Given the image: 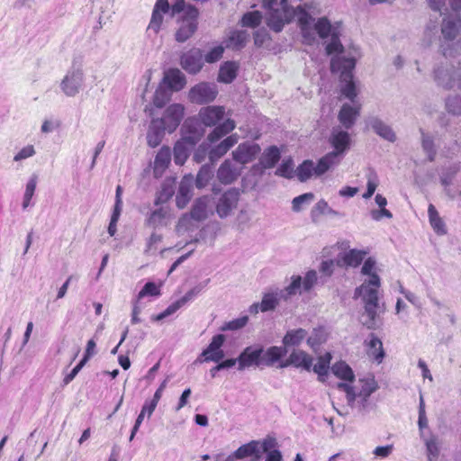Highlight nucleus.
I'll return each instance as SVG.
<instances>
[{"label": "nucleus", "mask_w": 461, "mask_h": 461, "mask_svg": "<svg viewBox=\"0 0 461 461\" xmlns=\"http://www.w3.org/2000/svg\"><path fill=\"white\" fill-rule=\"evenodd\" d=\"M367 355L373 357L377 363H381L384 357V351L381 339L374 333L369 335V340L365 342Z\"/></svg>", "instance_id": "bb28decb"}, {"label": "nucleus", "mask_w": 461, "mask_h": 461, "mask_svg": "<svg viewBox=\"0 0 461 461\" xmlns=\"http://www.w3.org/2000/svg\"><path fill=\"white\" fill-rule=\"evenodd\" d=\"M170 98L171 91L162 86H159L154 94L153 104L156 107L162 108L170 100Z\"/></svg>", "instance_id": "603ef678"}, {"label": "nucleus", "mask_w": 461, "mask_h": 461, "mask_svg": "<svg viewBox=\"0 0 461 461\" xmlns=\"http://www.w3.org/2000/svg\"><path fill=\"white\" fill-rule=\"evenodd\" d=\"M436 79L438 85L446 89H454L456 87L461 90V74L458 75L456 81V77L447 71L438 70L436 72Z\"/></svg>", "instance_id": "f704fd0d"}, {"label": "nucleus", "mask_w": 461, "mask_h": 461, "mask_svg": "<svg viewBox=\"0 0 461 461\" xmlns=\"http://www.w3.org/2000/svg\"><path fill=\"white\" fill-rule=\"evenodd\" d=\"M330 143L334 148V150L320 159L319 169L321 172H327L332 166L340 161L341 157L349 148L350 136L346 131L336 127L332 130L330 136Z\"/></svg>", "instance_id": "7ed1b4c3"}, {"label": "nucleus", "mask_w": 461, "mask_h": 461, "mask_svg": "<svg viewBox=\"0 0 461 461\" xmlns=\"http://www.w3.org/2000/svg\"><path fill=\"white\" fill-rule=\"evenodd\" d=\"M182 306H184V305L178 299L177 301H176L175 303L170 304L165 311H163L159 314L152 316L151 320L155 321H159L170 316L171 314L175 313Z\"/></svg>", "instance_id": "e2e57ef3"}, {"label": "nucleus", "mask_w": 461, "mask_h": 461, "mask_svg": "<svg viewBox=\"0 0 461 461\" xmlns=\"http://www.w3.org/2000/svg\"><path fill=\"white\" fill-rule=\"evenodd\" d=\"M238 135L231 134L209 150V160L212 164L225 155L237 142Z\"/></svg>", "instance_id": "aec40b11"}, {"label": "nucleus", "mask_w": 461, "mask_h": 461, "mask_svg": "<svg viewBox=\"0 0 461 461\" xmlns=\"http://www.w3.org/2000/svg\"><path fill=\"white\" fill-rule=\"evenodd\" d=\"M210 204V198L208 196H202L198 198L190 212L191 218L195 221H203L207 218L208 207Z\"/></svg>", "instance_id": "c756f323"}, {"label": "nucleus", "mask_w": 461, "mask_h": 461, "mask_svg": "<svg viewBox=\"0 0 461 461\" xmlns=\"http://www.w3.org/2000/svg\"><path fill=\"white\" fill-rule=\"evenodd\" d=\"M286 353L287 351L284 347L272 346L266 351L263 350L261 363L264 366H271Z\"/></svg>", "instance_id": "72a5a7b5"}, {"label": "nucleus", "mask_w": 461, "mask_h": 461, "mask_svg": "<svg viewBox=\"0 0 461 461\" xmlns=\"http://www.w3.org/2000/svg\"><path fill=\"white\" fill-rule=\"evenodd\" d=\"M461 27V21L456 18L444 19L441 25V32L443 37L447 41L456 38Z\"/></svg>", "instance_id": "4c0bfd02"}, {"label": "nucleus", "mask_w": 461, "mask_h": 461, "mask_svg": "<svg viewBox=\"0 0 461 461\" xmlns=\"http://www.w3.org/2000/svg\"><path fill=\"white\" fill-rule=\"evenodd\" d=\"M280 159V150L276 146L267 149L260 157L259 162L264 168H272Z\"/></svg>", "instance_id": "ea45409f"}, {"label": "nucleus", "mask_w": 461, "mask_h": 461, "mask_svg": "<svg viewBox=\"0 0 461 461\" xmlns=\"http://www.w3.org/2000/svg\"><path fill=\"white\" fill-rule=\"evenodd\" d=\"M355 66L356 60L354 58H340L336 56L333 57L330 61L331 71L340 73V81L343 83L341 87L342 95L353 103L357 95L352 74Z\"/></svg>", "instance_id": "20e7f679"}, {"label": "nucleus", "mask_w": 461, "mask_h": 461, "mask_svg": "<svg viewBox=\"0 0 461 461\" xmlns=\"http://www.w3.org/2000/svg\"><path fill=\"white\" fill-rule=\"evenodd\" d=\"M167 212L165 208H158L152 211L145 221V225L156 229L165 224Z\"/></svg>", "instance_id": "37998d69"}, {"label": "nucleus", "mask_w": 461, "mask_h": 461, "mask_svg": "<svg viewBox=\"0 0 461 461\" xmlns=\"http://www.w3.org/2000/svg\"><path fill=\"white\" fill-rule=\"evenodd\" d=\"M263 353V347H247L238 357V369L244 370L252 366H259L261 363V355Z\"/></svg>", "instance_id": "ddd939ff"}, {"label": "nucleus", "mask_w": 461, "mask_h": 461, "mask_svg": "<svg viewBox=\"0 0 461 461\" xmlns=\"http://www.w3.org/2000/svg\"><path fill=\"white\" fill-rule=\"evenodd\" d=\"M446 108L447 112L452 114H461V96L453 95L447 97L446 101Z\"/></svg>", "instance_id": "bf43d9fd"}, {"label": "nucleus", "mask_w": 461, "mask_h": 461, "mask_svg": "<svg viewBox=\"0 0 461 461\" xmlns=\"http://www.w3.org/2000/svg\"><path fill=\"white\" fill-rule=\"evenodd\" d=\"M165 131H167V129L162 125L160 120L152 119L147 133L148 145L151 148L158 146L162 140Z\"/></svg>", "instance_id": "b1692460"}, {"label": "nucleus", "mask_w": 461, "mask_h": 461, "mask_svg": "<svg viewBox=\"0 0 461 461\" xmlns=\"http://www.w3.org/2000/svg\"><path fill=\"white\" fill-rule=\"evenodd\" d=\"M170 5L167 0H157L148 29L158 33L163 23V14L169 12Z\"/></svg>", "instance_id": "6ab92c4d"}, {"label": "nucleus", "mask_w": 461, "mask_h": 461, "mask_svg": "<svg viewBox=\"0 0 461 461\" xmlns=\"http://www.w3.org/2000/svg\"><path fill=\"white\" fill-rule=\"evenodd\" d=\"M366 177L367 180L366 190L374 194L378 185L377 174L373 168H368Z\"/></svg>", "instance_id": "338daca9"}, {"label": "nucleus", "mask_w": 461, "mask_h": 461, "mask_svg": "<svg viewBox=\"0 0 461 461\" xmlns=\"http://www.w3.org/2000/svg\"><path fill=\"white\" fill-rule=\"evenodd\" d=\"M280 299H284V293L279 289L265 293L260 303V311L266 312L275 310Z\"/></svg>", "instance_id": "2f4dec72"}, {"label": "nucleus", "mask_w": 461, "mask_h": 461, "mask_svg": "<svg viewBox=\"0 0 461 461\" xmlns=\"http://www.w3.org/2000/svg\"><path fill=\"white\" fill-rule=\"evenodd\" d=\"M225 339V336L222 334L213 336L209 346L202 352L201 357H205L214 351L221 349Z\"/></svg>", "instance_id": "4d7b16f0"}, {"label": "nucleus", "mask_w": 461, "mask_h": 461, "mask_svg": "<svg viewBox=\"0 0 461 461\" xmlns=\"http://www.w3.org/2000/svg\"><path fill=\"white\" fill-rule=\"evenodd\" d=\"M238 65L232 61L222 64L219 70L218 80L222 83H231L237 77Z\"/></svg>", "instance_id": "58836bf2"}, {"label": "nucleus", "mask_w": 461, "mask_h": 461, "mask_svg": "<svg viewBox=\"0 0 461 461\" xmlns=\"http://www.w3.org/2000/svg\"><path fill=\"white\" fill-rule=\"evenodd\" d=\"M193 176H185L179 184L176 202L178 208L183 209L186 206L192 197Z\"/></svg>", "instance_id": "412c9836"}, {"label": "nucleus", "mask_w": 461, "mask_h": 461, "mask_svg": "<svg viewBox=\"0 0 461 461\" xmlns=\"http://www.w3.org/2000/svg\"><path fill=\"white\" fill-rule=\"evenodd\" d=\"M157 408V405L155 402H150L149 400H147L142 408H141V411L140 412V414L138 415L136 420H135V424L131 429V436H130V438L129 440L130 441H132L137 431L139 430L140 429V426L141 425L144 418H145V415L148 416V418H150L151 415L153 414L154 411L156 410Z\"/></svg>", "instance_id": "e433bc0d"}, {"label": "nucleus", "mask_w": 461, "mask_h": 461, "mask_svg": "<svg viewBox=\"0 0 461 461\" xmlns=\"http://www.w3.org/2000/svg\"><path fill=\"white\" fill-rule=\"evenodd\" d=\"M369 127L381 138L390 142L396 140V134L392 127L378 117H372L368 121Z\"/></svg>", "instance_id": "4be33fe9"}, {"label": "nucleus", "mask_w": 461, "mask_h": 461, "mask_svg": "<svg viewBox=\"0 0 461 461\" xmlns=\"http://www.w3.org/2000/svg\"><path fill=\"white\" fill-rule=\"evenodd\" d=\"M312 218L314 219L319 214H328L331 216H341V214L330 208L328 203L324 200H320L312 210Z\"/></svg>", "instance_id": "864d4df0"}, {"label": "nucleus", "mask_w": 461, "mask_h": 461, "mask_svg": "<svg viewBox=\"0 0 461 461\" xmlns=\"http://www.w3.org/2000/svg\"><path fill=\"white\" fill-rule=\"evenodd\" d=\"M366 255V252L364 250L350 249L342 258L343 265L356 267L361 264Z\"/></svg>", "instance_id": "a18cd8bd"}, {"label": "nucleus", "mask_w": 461, "mask_h": 461, "mask_svg": "<svg viewBox=\"0 0 461 461\" xmlns=\"http://www.w3.org/2000/svg\"><path fill=\"white\" fill-rule=\"evenodd\" d=\"M314 31L317 32L321 39L328 38L332 32H337V29L332 27L326 17H321L315 23Z\"/></svg>", "instance_id": "de8ad7c7"}, {"label": "nucleus", "mask_w": 461, "mask_h": 461, "mask_svg": "<svg viewBox=\"0 0 461 461\" xmlns=\"http://www.w3.org/2000/svg\"><path fill=\"white\" fill-rule=\"evenodd\" d=\"M263 5L268 9L267 25L276 32H281L285 23L296 18L304 41L311 43L315 39L312 28L313 18L300 5L291 6L288 0H264Z\"/></svg>", "instance_id": "f257e3e1"}, {"label": "nucleus", "mask_w": 461, "mask_h": 461, "mask_svg": "<svg viewBox=\"0 0 461 461\" xmlns=\"http://www.w3.org/2000/svg\"><path fill=\"white\" fill-rule=\"evenodd\" d=\"M357 115V108L352 107L351 105L345 104L342 105L338 117L340 123L346 129H350L354 125Z\"/></svg>", "instance_id": "473e14b6"}, {"label": "nucleus", "mask_w": 461, "mask_h": 461, "mask_svg": "<svg viewBox=\"0 0 461 461\" xmlns=\"http://www.w3.org/2000/svg\"><path fill=\"white\" fill-rule=\"evenodd\" d=\"M423 438L428 461H438L440 453L441 442L436 435L431 434L429 438H425L421 434Z\"/></svg>", "instance_id": "c85d7f7f"}, {"label": "nucleus", "mask_w": 461, "mask_h": 461, "mask_svg": "<svg viewBox=\"0 0 461 461\" xmlns=\"http://www.w3.org/2000/svg\"><path fill=\"white\" fill-rule=\"evenodd\" d=\"M203 55L201 50L192 49L181 57L180 64L189 74L195 75L203 66Z\"/></svg>", "instance_id": "2eb2a0df"}, {"label": "nucleus", "mask_w": 461, "mask_h": 461, "mask_svg": "<svg viewBox=\"0 0 461 461\" xmlns=\"http://www.w3.org/2000/svg\"><path fill=\"white\" fill-rule=\"evenodd\" d=\"M185 113V107L180 104L169 105L161 119L162 125L166 127L168 132H173L180 124Z\"/></svg>", "instance_id": "9b49d317"}, {"label": "nucleus", "mask_w": 461, "mask_h": 461, "mask_svg": "<svg viewBox=\"0 0 461 461\" xmlns=\"http://www.w3.org/2000/svg\"><path fill=\"white\" fill-rule=\"evenodd\" d=\"M313 357L302 349L294 348L288 358L280 364V367L294 366L296 368H302L306 371L312 369Z\"/></svg>", "instance_id": "dca6fc26"}, {"label": "nucleus", "mask_w": 461, "mask_h": 461, "mask_svg": "<svg viewBox=\"0 0 461 461\" xmlns=\"http://www.w3.org/2000/svg\"><path fill=\"white\" fill-rule=\"evenodd\" d=\"M362 386L357 393L359 398H369L370 395L375 393L377 388V383L375 381L374 378H367L360 380Z\"/></svg>", "instance_id": "5fc2aeb1"}, {"label": "nucleus", "mask_w": 461, "mask_h": 461, "mask_svg": "<svg viewBox=\"0 0 461 461\" xmlns=\"http://www.w3.org/2000/svg\"><path fill=\"white\" fill-rule=\"evenodd\" d=\"M212 165L213 164H212V163L205 164V165L202 166V167L200 168V170L197 174V176H196V180H195V185H196L197 188L204 187L209 183V181L212 179V177L213 176Z\"/></svg>", "instance_id": "49530a36"}, {"label": "nucleus", "mask_w": 461, "mask_h": 461, "mask_svg": "<svg viewBox=\"0 0 461 461\" xmlns=\"http://www.w3.org/2000/svg\"><path fill=\"white\" fill-rule=\"evenodd\" d=\"M84 81L85 75L83 69L73 65L60 81L59 87L65 95L73 97L82 90Z\"/></svg>", "instance_id": "39448f33"}, {"label": "nucleus", "mask_w": 461, "mask_h": 461, "mask_svg": "<svg viewBox=\"0 0 461 461\" xmlns=\"http://www.w3.org/2000/svg\"><path fill=\"white\" fill-rule=\"evenodd\" d=\"M218 95L215 85L205 82L193 86L188 94V98L193 104H204L214 101Z\"/></svg>", "instance_id": "6e6552de"}, {"label": "nucleus", "mask_w": 461, "mask_h": 461, "mask_svg": "<svg viewBox=\"0 0 461 461\" xmlns=\"http://www.w3.org/2000/svg\"><path fill=\"white\" fill-rule=\"evenodd\" d=\"M276 175L284 176L286 178L293 177V161L292 159L284 160L281 165L277 167Z\"/></svg>", "instance_id": "0e129e2a"}, {"label": "nucleus", "mask_w": 461, "mask_h": 461, "mask_svg": "<svg viewBox=\"0 0 461 461\" xmlns=\"http://www.w3.org/2000/svg\"><path fill=\"white\" fill-rule=\"evenodd\" d=\"M37 185V178L36 176H32L26 185V189L23 195V208L26 209L30 203L31 200L34 194L35 189Z\"/></svg>", "instance_id": "13d9d810"}, {"label": "nucleus", "mask_w": 461, "mask_h": 461, "mask_svg": "<svg viewBox=\"0 0 461 461\" xmlns=\"http://www.w3.org/2000/svg\"><path fill=\"white\" fill-rule=\"evenodd\" d=\"M343 51V45L341 44L338 32H332L330 35V41L326 46V52L331 55L335 52L340 53Z\"/></svg>", "instance_id": "052dcab7"}, {"label": "nucleus", "mask_w": 461, "mask_h": 461, "mask_svg": "<svg viewBox=\"0 0 461 461\" xmlns=\"http://www.w3.org/2000/svg\"><path fill=\"white\" fill-rule=\"evenodd\" d=\"M378 305H372L371 303L365 304L364 312L360 316V322L368 330H377L382 324V319L377 314Z\"/></svg>", "instance_id": "a211bd4d"}, {"label": "nucleus", "mask_w": 461, "mask_h": 461, "mask_svg": "<svg viewBox=\"0 0 461 461\" xmlns=\"http://www.w3.org/2000/svg\"><path fill=\"white\" fill-rule=\"evenodd\" d=\"M307 336L308 331L303 328L289 330L284 336L282 343L286 351H288L290 348L299 347L306 339Z\"/></svg>", "instance_id": "5701e85b"}, {"label": "nucleus", "mask_w": 461, "mask_h": 461, "mask_svg": "<svg viewBox=\"0 0 461 461\" xmlns=\"http://www.w3.org/2000/svg\"><path fill=\"white\" fill-rule=\"evenodd\" d=\"M199 12L198 10L188 5L185 10V16L183 17L181 24L176 32V41L178 42H185L190 39L197 30V18Z\"/></svg>", "instance_id": "0eeeda50"}, {"label": "nucleus", "mask_w": 461, "mask_h": 461, "mask_svg": "<svg viewBox=\"0 0 461 461\" xmlns=\"http://www.w3.org/2000/svg\"><path fill=\"white\" fill-rule=\"evenodd\" d=\"M164 83L168 86L170 91H179L186 84L185 75L178 68H171L165 73Z\"/></svg>", "instance_id": "a878e982"}, {"label": "nucleus", "mask_w": 461, "mask_h": 461, "mask_svg": "<svg viewBox=\"0 0 461 461\" xmlns=\"http://www.w3.org/2000/svg\"><path fill=\"white\" fill-rule=\"evenodd\" d=\"M249 457V461H259L260 459V442L252 440L247 444L240 446L231 455H230L226 461L241 460Z\"/></svg>", "instance_id": "4468645a"}, {"label": "nucleus", "mask_w": 461, "mask_h": 461, "mask_svg": "<svg viewBox=\"0 0 461 461\" xmlns=\"http://www.w3.org/2000/svg\"><path fill=\"white\" fill-rule=\"evenodd\" d=\"M320 160L315 166L312 160H304L296 169V176L301 182L307 181L312 176H321L325 172L319 169Z\"/></svg>", "instance_id": "cd10ccee"}, {"label": "nucleus", "mask_w": 461, "mask_h": 461, "mask_svg": "<svg viewBox=\"0 0 461 461\" xmlns=\"http://www.w3.org/2000/svg\"><path fill=\"white\" fill-rule=\"evenodd\" d=\"M380 285L379 276H373L357 287L355 294L362 297L365 304L378 305V288Z\"/></svg>", "instance_id": "1a4fd4ad"}, {"label": "nucleus", "mask_w": 461, "mask_h": 461, "mask_svg": "<svg viewBox=\"0 0 461 461\" xmlns=\"http://www.w3.org/2000/svg\"><path fill=\"white\" fill-rule=\"evenodd\" d=\"M421 134V148L423 152L427 155L429 161L435 160L437 156V148L434 141V137L420 130Z\"/></svg>", "instance_id": "a19ab883"}, {"label": "nucleus", "mask_w": 461, "mask_h": 461, "mask_svg": "<svg viewBox=\"0 0 461 461\" xmlns=\"http://www.w3.org/2000/svg\"><path fill=\"white\" fill-rule=\"evenodd\" d=\"M248 321H249V317L245 315V316H242V317H240V318H237V319H234V320L225 322L221 327V331L239 330H241L242 328H244L247 325Z\"/></svg>", "instance_id": "6e6d98bb"}, {"label": "nucleus", "mask_w": 461, "mask_h": 461, "mask_svg": "<svg viewBox=\"0 0 461 461\" xmlns=\"http://www.w3.org/2000/svg\"><path fill=\"white\" fill-rule=\"evenodd\" d=\"M240 195V194L236 188H230L221 194L215 202L217 215L221 219L230 216L238 206Z\"/></svg>", "instance_id": "423d86ee"}, {"label": "nucleus", "mask_w": 461, "mask_h": 461, "mask_svg": "<svg viewBox=\"0 0 461 461\" xmlns=\"http://www.w3.org/2000/svg\"><path fill=\"white\" fill-rule=\"evenodd\" d=\"M160 294L159 288L153 282H148L142 287V289L138 294V300H141L143 297L147 295L150 296H158Z\"/></svg>", "instance_id": "680f3d73"}, {"label": "nucleus", "mask_w": 461, "mask_h": 461, "mask_svg": "<svg viewBox=\"0 0 461 461\" xmlns=\"http://www.w3.org/2000/svg\"><path fill=\"white\" fill-rule=\"evenodd\" d=\"M327 340V333L324 328H314L311 334L306 337L307 345L314 351L317 352L321 345Z\"/></svg>", "instance_id": "c9c22d12"}, {"label": "nucleus", "mask_w": 461, "mask_h": 461, "mask_svg": "<svg viewBox=\"0 0 461 461\" xmlns=\"http://www.w3.org/2000/svg\"><path fill=\"white\" fill-rule=\"evenodd\" d=\"M331 371L339 379L349 382L355 379L351 367L344 361L335 363L331 367Z\"/></svg>", "instance_id": "79ce46f5"}, {"label": "nucleus", "mask_w": 461, "mask_h": 461, "mask_svg": "<svg viewBox=\"0 0 461 461\" xmlns=\"http://www.w3.org/2000/svg\"><path fill=\"white\" fill-rule=\"evenodd\" d=\"M171 161V150L168 147L163 146L158 152L154 160L155 175H161L168 167Z\"/></svg>", "instance_id": "7c9ffc66"}, {"label": "nucleus", "mask_w": 461, "mask_h": 461, "mask_svg": "<svg viewBox=\"0 0 461 461\" xmlns=\"http://www.w3.org/2000/svg\"><path fill=\"white\" fill-rule=\"evenodd\" d=\"M314 200V194L312 193H305L299 196H296L292 201V209L295 212L303 211Z\"/></svg>", "instance_id": "3c124183"}, {"label": "nucleus", "mask_w": 461, "mask_h": 461, "mask_svg": "<svg viewBox=\"0 0 461 461\" xmlns=\"http://www.w3.org/2000/svg\"><path fill=\"white\" fill-rule=\"evenodd\" d=\"M261 149L258 144L247 141L240 144L232 151L233 160L240 165H246L252 162L259 154Z\"/></svg>", "instance_id": "9d476101"}, {"label": "nucleus", "mask_w": 461, "mask_h": 461, "mask_svg": "<svg viewBox=\"0 0 461 461\" xmlns=\"http://www.w3.org/2000/svg\"><path fill=\"white\" fill-rule=\"evenodd\" d=\"M262 14L259 11L247 12L240 20L242 27L256 28L262 21Z\"/></svg>", "instance_id": "8fccbe9b"}, {"label": "nucleus", "mask_w": 461, "mask_h": 461, "mask_svg": "<svg viewBox=\"0 0 461 461\" xmlns=\"http://www.w3.org/2000/svg\"><path fill=\"white\" fill-rule=\"evenodd\" d=\"M361 273L365 276H368V278H371L373 276H378L376 274L375 259L373 258H366L361 268Z\"/></svg>", "instance_id": "69168bd1"}, {"label": "nucleus", "mask_w": 461, "mask_h": 461, "mask_svg": "<svg viewBox=\"0 0 461 461\" xmlns=\"http://www.w3.org/2000/svg\"><path fill=\"white\" fill-rule=\"evenodd\" d=\"M428 214L431 227L438 234H445L446 228L443 221L433 204H429L428 208Z\"/></svg>", "instance_id": "c03bdc74"}, {"label": "nucleus", "mask_w": 461, "mask_h": 461, "mask_svg": "<svg viewBox=\"0 0 461 461\" xmlns=\"http://www.w3.org/2000/svg\"><path fill=\"white\" fill-rule=\"evenodd\" d=\"M303 288V278L300 276H293L291 284L286 286L284 290H280L284 293V300H288L289 297L301 294Z\"/></svg>", "instance_id": "09e8293b"}, {"label": "nucleus", "mask_w": 461, "mask_h": 461, "mask_svg": "<svg viewBox=\"0 0 461 461\" xmlns=\"http://www.w3.org/2000/svg\"><path fill=\"white\" fill-rule=\"evenodd\" d=\"M241 167H238L233 161L226 159L217 171V177L221 184L230 185L240 175Z\"/></svg>", "instance_id": "f3484780"}, {"label": "nucleus", "mask_w": 461, "mask_h": 461, "mask_svg": "<svg viewBox=\"0 0 461 461\" xmlns=\"http://www.w3.org/2000/svg\"><path fill=\"white\" fill-rule=\"evenodd\" d=\"M201 138V133L185 134L180 141H177L174 147V160L177 165H183L188 157L189 146H194Z\"/></svg>", "instance_id": "f8f14e48"}, {"label": "nucleus", "mask_w": 461, "mask_h": 461, "mask_svg": "<svg viewBox=\"0 0 461 461\" xmlns=\"http://www.w3.org/2000/svg\"><path fill=\"white\" fill-rule=\"evenodd\" d=\"M162 236L156 232H153L149 240H147V248L145 249L146 253L154 254L158 249V245L161 242Z\"/></svg>", "instance_id": "774afa93"}, {"label": "nucleus", "mask_w": 461, "mask_h": 461, "mask_svg": "<svg viewBox=\"0 0 461 461\" xmlns=\"http://www.w3.org/2000/svg\"><path fill=\"white\" fill-rule=\"evenodd\" d=\"M224 116L223 106L208 105L200 109L198 113L200 122L206 127H214L207 136L211 143L218 141L235 129V122L230 118L223 120Z\"/></svg>", "instance_id": "f03ea898"}, {"label": "nucleus", "mask_w": 461, "mask_h": 461, "mask_svg": "<svg viewBox=\"0 0 461 461\" xmlns=\"http://www.w3.org/2000/svg\"><path fill=\"white\" fill-rule=\"evenodd\" d=\"M249 39V34L245 30L230 31L225 40L226 48L231 50H241L246 46Z\"/></svg>", "instance_id": "393cba45"}]
</instances>
